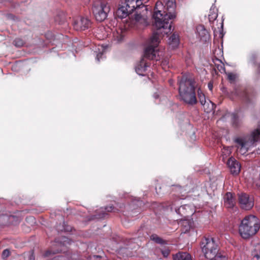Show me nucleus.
Returning a JSON list of instances; mask_svg holds the SVG:
<instances>
[{
	"instance_id": "c756f323",
	"label": "nucleus",
	"mask_w": 260,
	"mask_h": 260,
	"mask_svg": "<svg viewBox=\"0 0 260 260\" xmlns=\"http://www.w3.org/2000/svg\"><path fill=\"white\" fill-rule=\"evenodd\" d=\"M211 260H227V258L225 255L219 252Z\"/></svg>"
},
{
	"instance_id": "f8f14e48",
	"label": "nucleus",
	"mask_w": 260,
	"mask_h": 260,
	"mask_svg": "<svg viewBox=\"0 0 260 260\" xmlns=\"http://www.w3.org/2000/svg\"><path fill=\"white\" fill-rule=\"evenodd\" d=\"M127 0H126L125 3L123 4L117 10V15L118 17L123 18L126 17L129 14L133 12V10L131 8L130 6H128Z\"/></svg>"
},
{
	"instance_id": "58836bf2",
	"label": "nucleus",
	"mask_w": 260,
	"mask_h": 260,
	"mask_svg": "<svg viewBox=\"0 0 260 260\" xmlns=\"http://www.w3.org/2000/svg\"><path fill=\"white\" fill-rule=\"evenodd\" d=\"M70 240H68V239L67 238H66V237H64L63 238V244H64V243L65 242H67L68 243L70 244Z\"/></svg>"
},
{
	"instance_id": "bb28decb",
	"label": "nucleus",
	"mask_w": 260,
	"mask_h": 260,
	"mask_svg": "<svg viewBox=\"0 0 260 260\" xmlns=\"http://www.w3.org/2000/svg\"><path fill=\"white\" fill-rule=\"evenodd\" d=\"M231 153V149L229 147H224L222 150V158L224 159Z\"/></svg>"
},
{
	"instance_id": "e433bc0d",
	"label": "nucleus",
	"mask_w": 260,
	"mask_h": 260,
	"mask_svg": "<svg viewBox=\"0 0 260 260\" xmlns=\"http://www.w3.org/2000/svg\"><path fill=\"white\" fill-rule=\"evenodd\" d=\"M55 260H67L66 257L63 256H57L55 257Z\"/></svg>"
},
{
	"instance_id": "393cba45",
	"label": "nucleus",
	"mask_w": 260,
	"mask_h": 260,
	"mask_svg": "<svg viewBox=\"0 0 260 260\" xmlns=\"http://www.w3.org/2000/svg\"><path fill=\"white\" fill-rule=\"evenodd\" d=\"M252 255L256 260H260V243L255 246Z\"/></svg>"
},
{
	"instance_id": "9d476101",
	"label": "nucleus",
	"mask_w": 260,
	"mask_h": 260,
	"mask_svg": "<svg viewBox=\"0 0 260 260\" xmlns=\"http://www.w3.org/2000/svg\"><path fill=\"white\" fill-rule=\"evenodd\" d=\"M90 21L87 18L80 17L73 22L74 28L77 31L84 30L90 26Z\"/></svg>"
},
{
	"instance_id": "5701e85b",
	"label": "nucleus",
	"mask_w": 260,
	"mask_h": 260,
	"mask_svg": "<svg viewBox=\"0 0 260 260\" xmlns=\"http://www.w3.org/2000/svg\"><path fill=\"white\" fill-rule=\"evenodd\" d=\"M128 6H130L131 8H132L133 10L140 8L141 6L143 5V2L141 0H127Z\"/></svg>"
},
{
	"instance_id": "cd10ccee",
	"label": "nucleus",
	"mask_w": 260,
	"mask_h": 260,
	"mask_svg": "<svg viewBox=\"0 0 260 260\" xmlns=\"http://www.w3.org/2000/svg\"><path fill=\"white\" fill-rule=\"evenodd\" d=\"M150 239L152 241L158 244H164L166 243L165 241H164L161 238L157 236L156 235H151Z\"/></svg>"
},
{
	"instance_id": "a878e982",
	"label": "nucleus",
	"mask_w": 260,
	"mask_h": 260,
	"mask_svg": "<svg viewBox=\"0 0 260 260\" xmlns=\"http://www.w3.org/2000/svg\"><path fill=\"white\" fill-rule=\"evenodd\" d=\"M198 95L199 101L202 105H205L207 101L205 99V96L204 93H203L202 91L200 89H199L198 90Z\"/></svg>"
},
{
	"instance_id": "b1692460",
	"label": "nucleus",
	"mask_w": 260,
	"mask_h": 260,
	"mask_svg": "<svg viewBox=\"0 0 260 260\" xmlns=\"http://www.w3.org/2000/svg\"><path fill=\"white\" fill-rule=\"evenodd\" d=\"M202 106L204 107L205 111L207 113L211 112L213 110L214 107L213 103L210 101L207 102L205 105Z\"/></svg>"
},
{
	"instance_id": "4468645a",
	"label": "nucleus",
	"mask_w": 260,
	"mask_h": 260,
	"mask_svg": "<svg viewBox=\"0 0 260 260\" xmlns=\"http://www.w3.org/2000/svg\"><path fill=\"white\" fill-rule=\"evenodd\" d=\"M93 51L96 55V59L98 61H100V59H103L104 54L106 52V47L102 45H98L93 47Z\"/></svg>"
},
{
	"instance_id": "79ce46f5",
	"label": "nucleus",
	"mask_w": 260,
	"mask_h": 260,
	"mask_svg": "<svg viewBox=\"0 0 260 260\" xmlns=\"http://www.w3.org/2000/svg\"><path fill=\"white\" fill-rule=\"evenodd\" d=\"M30 218L33 219V220L34 219L33 217H30Z\"/></svg>"
},
{
	"instance_id": "a211bd4d",
	"label": "nucleus",
	"mask_w": 260,
	"mask_h": 260,
	"mask_svg": "<svg viewBox=\"0 0 260 260\" xmlns=\"http://www.w3.org/2000/svg\"><path fill=\"white\" fill-rule=\"evenodd\" d=\"M188 218V217H186L180 221L179 224L183 227V230L184 232H187L192 227V220Z\"/></svg>"
},
{
	"instance_id": "f704fd0d",
	"label": "nucleus",
	"mask_w": 260,
	"mask_h": 260,
	"mask_svg": "<svg viewBox=\"0 0 260 260\" xmlns=\"http://www.w3.org/2000/svg\"><path fill=\"white\" fill-rule=\"evenodd\" d=\"M7 216H4V215H2V216H0V224H5V222H1V221L2 220H5V221H7Z\"/></svg>"
},
{
	"instance_id": "39448f33",
	"label": "nucleus",
	"mask_w": 260,
	"mask_h": 260,
	"mask_svg": "<svg viewBox=\"0 0 260 260\" xmlns=\"http://www.w3.org/2000/svg\"><path fill=\"white\" fill-rule=\"evenodd\" d=\"M193 81L183 76L179 81V91L181 99L186 103L194 105L197 103Z\"/></svg>"
},
{
	"instance_id": "dca6fc26",
	"label": "nucleus",
	"mask_w": 260,
	"mask_h": 260,
	"mask_svg": "<svg viewBox=\"0 0 260 260\" xmlns=\"http://www.w3.org/2000/svg\"><path fill=\"white\" fill-rule=\"evenodd\" d=\"M197 34L201 40H206L209 37L208 32L203 25L197 27Z\"/></svg>"
},
{
	"instance_id": "473e14b6",
	"label": "nucleus",
	"mask_w": 260,
	"mask_h": 260,
	"mask_svg": "<svg viewBox=\"0 0 260 260\" xmlns=\"http://www.w3.org/2000/svg\"><path fill=\"white\" fill-rule=\"evenodd\" d=\"M10 255V251L8 249H5L3 251L2 253V257L4 258H5L8 257Z\"/></svg>"
},
{
	"instance_id": "4c0bfd02",
	"label": "nucleus",
	"mask_w": 260,
	"mask_h": 260,
	"mask_svg": "<svg viewBox=\"0 0 260 260\" xmlns=\"http://www.w3.org/2000/svg\"><path fill=\"white\" fill-rule=\"evenodd\" d=\"M105 210L107 212H112L113 210V207L112 206L107 207L105 208Z\"/></svg>"
},
{
	"instance_id": "6e6552de",
	"label": "nucleus",
	"mask_w": 260,
	"mask_h": 260,
	"mask_svg": "<svg viewBox=\"0 0 260 260\" xmlns=\"http://www.w3.org/2000/svg\"><path fill=\"white\" fill-rule=\"evenodd\" d=\"M238 202L241 208L248 210L254 206V199L249 194L241 192L238 194Z\"/></svg>"
},
{
	"instance_id": "a19ab883",
	"label": "nucleus",
	"mask_w": 260,
	"mask_h": 260,
	"mask_svg": "<svg viewBox=\"0 0 260 260\" xmlns=\"http://www.w3.org/2000/svg\"><path fill=\"white\" fill-rule=\"evenodd\" d=\"M154 97H155V98H157L158 97V95H154Z\"/></svg>"
},
{
	"instance_id": "ea45409f",
	"label": "nucleus",
	"mask_w": 260,
	"mask_h": 260,
	"mask_svg": "<svg viewBox=\"0 0 260 260\" xmlns=\"http://www.w3.org/2000/svg\"><path fill=\"white\" fill-rule=\"evenodd\" d=\"M208 88H209L210 90H212L213 85H212V84L211 82L208 83Z\"/></svg>"
},
{
	"instance_id": "6ab92c4d",
	"label": "nucleus",
	"mask_w": 260,
	"mask_h": 260,
	"mask_svg": "<svg viewBox=\"0 0 260 260\" xmlns=\"http://www.w3.org/2000/svg\"><path fill=\"white\" fill-rule=\"evenodd\" d=\"M113 36L115 40L118 42H120L124 37V31L120 28H116L113 31Z\"/></svg>"
},
{
	"instance_id": "9b49d317",
	"label": "nucleus",
	"mask_w": 260,
	"mask_h": 260,
	"mask_svg": "<svg viewBox=\"0 0 260 260\" xmlns=\"http://www.w3.org/2000/svg\"><path fill=\"white\" fill-rule=\"evenodd\" d=\"M230 172L234 175H237L241 170L240 164L233 157H230L227 162Z\"/></svg>"
},
{
	"instance_id": "1a4fd4ad",
	"label": "nucleus",
	"mask_w": 260,
	"mask_h": 260,
	"mask_svg": "<svg viewBox=\"0 0 260 260\" xmlns=\"http://www.w3.org/2000/svg\"><path fill=\"white\" fill-rule=\"evenodd\" d=\"M176 204L175 203V204L172 205L171 207V209H174L177 214L184 216L185 218L192 216L195 212L194 209L192 206L184 205L180 206L178 208H177L175 207Z\"/></svg>"
},
{
	"instance_id": "f03ea898",
	"label": "nucleus",
	"mask_w": 260,
	"mask_h": 260,
	"mask_svg": "<svg viewBox=\"0 0 260 260\" xmlns=\"http://www.w3.org/2000/svg\"><path fill=\"white\" fill-rule=\"evenodd\" d=\"M160 39L157 33H153L147 41V46L145 49L144 56L140 61L138 63L135 67L136 73L141 76H144V73L148 67L145 58L151 60H158L160 59L159 55H157V51L156 48L158 46Z\"/></svg>"
},
{
	"instance_id": "c85d7f7f",
	"label": "nucleus",
	"mask_w": 260,
	"mask_h": 260,
	"mask_svg": "<svg viewBox=\"0 0 260 260\" xmlns=\"http://www.w3.org/2000/svg\"><path fill=\"white\" fill-rule=\"evenodd\" d=\"M231 116L233 122L235 125H237L242 121V118L237 114H232Z\"/></svg>"
},
{
	"instance_id": "7c9ffc66",
	"label": "nucleus",
	"mask_w": 260,
	"mask_h": 260,
	"mask_svg": "<svg viewBox=\"0 0 260 260\" xmlns=\"http://www.w3.org/2000/svg\"><path fill=\"white\" fill-rule=\"evenodd\" d=\"M61 251H62V250H61V249L60 250L58 249L56 251H54L53 250H48L45 253V256L47 257V256H49L50 255H51V254H54L56 253H59Z\"/></svg>"
},
{
	"instance_id": "ddd939ff",
	"label": "nucleus",
	"mask_w": 260,
	"mask_h": 260,
	"mask_svg": "<svg viewBox=\"0 0 260 260\" xmlns=\"http://www.w3.org/2000/svg\"><path fill=\"white\" fill-rule=\"evenodd\" d=\"M135 23L138 29H143L149 24L147 18L140 14H136L135 17Z\"/></svg>"
},
{
	"instance_id": "20e7f679",
	"label": "nucleus",
	"mask_w": 260,
	"mask_h": 260,
	"mask_svg": "<svg viewBox=\"0 0 260 260\" xmlns=\"http://www.w3.org/2000/svg\"><path fill=\"white\" fill-rule=\"evenodd\" d=\"M260 228V221L254 215H248L241 221L239 228V233L241 237L247 239L255 235Z\"/></svg>"
},
{
	"instance_id": "72a5a7b5",
	"label": "nucleus",
	"mask_w": 260,
	"mask_h": 260,
	"mask_svg": "<svg viewBox=\"0 0 260 260\" xmlns=\"http://www.w3.org/2000/svg\"><path fill=\"white\" fill-rule=\"evenodd\" d=\"M161 253L164 256L167 257L170 254V250L168 249H165L161 250Z\"/></svg>"
},
{
	"instance_id": "f257e3e1",
	"label": "nucleus",
	"mask_w": 260,
	"mask_h": 260,
	"mask_svg": "<svg viewBox=\"0 0 260 260\" xmlns=\"http://www.w3.org/2000/svg\"><path fill=\"white\" fill-rule=\"evenodd\" d=\"M161 6V2H157L156 3L153 15L154 25L157 29L153 33H157L160 38V34L167 35L171 32V25L170 21L176 16L173 12L176 7L175 0H168L167 2L165 9L167 10L168 12L164 11L162 12L161 10H158V7Z\"/></svg>"
},
{
	"instance_id": "c9c22d12",
	"label": "nucleus",
	"mask_w": 260,
	"mask_h": 260,
	"mask_svg": "<svg viewBox=\"0 0 260 260\" xmlns=\"http://www.w3.org/2000/svg\"><path fill=\"white\" fill-rule=\"evenodd\" d=\"M15 45L17 46H21L23 45V42L20 40H16L15 41Z\"/></svg>"
},
{
	"instance_id": "aec40b11",
	"label": "nucleus",
	"mask_w": 260,
	"mask_h": 260,
	"mask_svg": "<svg viewBox=\"0 0 260 260\" xmlns=\"http://www.w3.org/2000/svg\"><path fill=\"white\" fill-rule=\"evenodd\" d=\"M173 260H192L191 255L187 252H180L173 256Z\"/></svg>"
},
{
	"instance_id": "423d86ee",
	"label": "nucleus",
	"mask_w": 260,
	"mask_h": 260,
	"mask_svg": "<svg viewBox=\"0 0 260 260\" xmlns=\"http://www.w3.org/2000/svg\"><path fill=\"white\" fill-rule=\"evenodd\" d=\"M202 250L205 257L209 260L213 259L218 253V245L212 238L205 239L201 244Z\"/></svg>"
},
{
	"instance_id": "4be33fe9",
	"label": "nucleus",
	"mask_w": 260,
	"mask_h": 260,
	"mask_svg": "<svg viewBox=\"0 0 260 260\" xmlns=\"http://www.w3.org/2000/svg\"><path fill=\"white\" fill-rule=\"evenodd\" d=\"M217 9L214 5H212L210 8L208 16L209 21H214L217 18Z\"/></svg>"
},
{
	"instance_id": "2eb2a0df",
	"label": "nucleus",
	"mask_w": 260,
	"mask_h": 260,
	"mask_svg": "<svg viewBox=\"0 0 260 260\" xmlns=\"http://www.w3.org/2000/svg\"><path fill=\"white\" fill-rule=\"evenodd\" d=\"M224 202L225 206L228 208H232L235 205V200L233 194L231 192H227L224 197Z\"/></svg>"
},
{
	"instance_id": "f3484780",
	"label": "nucleus",
	"mask_w": 260,
	"mask_h": 260,
	"mask_svg": "<svg viewBox=\"0 0 260 260\" xmlns=\"http://www.w3.org/2000/svg\"><path fill=\"white\" fill-rule=\"evenodd\" d=\"M168 44L170 48L175 49L179 44V36L177 34H173L169 39Z\"/></svg>"
},
{
	"instance_id": "412c9836",
	"label": "nucleus",
	"mask_w": 260,
	"mask_h": 260,
	"mask_svg": "<svg viewBox=\"0 0 260 260\" xmlns=\"http://www.w3.org/2000/svg\"><path fill=\"white\" fill-rule=\"evenodd\" d=\"M108 36V32L103 26L99 27L96 32V37L98 39L104 40Z\"/></svg>"
},
{
	"instance_id": "0eeeda50",
	"label": "nucleus",
	"mask_w": 260,
	"mask_h": 260,
	"mask_svg": "<svg viewBox=\"0 0 260 260\" xmlns=\"http://www.w3.org/2000/svg\"><path fill=\"white\" fill-rule=\"evenodd\" d=\"M110 10L108 3L104 2H97L93 4L92 7V12L95 18L100 22L106 19Z\"/></svg>"
},
{
	"instance_id": "2f4dec72",
	"label": "nucleus",
	"mask_w": 260,
	"mask_h": 260,
	"mask_svg": "<svg viewBox=\"0 0 260 260\" xmlns=\"http://www.w3.org/2000/svg\"><path fill=\"white\" fill-rule=\"evenodd\" d=\"M227 76L228 79L231 82L234 81L236 77L235 74L231 73H229L228 74H227Z\"/></svg>"
},
{
	"instance_id": "7ed1b4c3",
	"label": "nucleus",
	"mask_w": 260,
	"mask_h": 260,
	"mask_svg": "<svg viewBox=\"0 0 260 260\" xmlns=\"http://www.w3.org/2000/svg\"><path fill=\"white\" fill-rule=\"evenodd\" d=\"M258 141H260V124L249 135L235 138L234 143L237 153L241 155L246 154L251 148L256 145V143Z\"/></svg>"
}]
</instances>
